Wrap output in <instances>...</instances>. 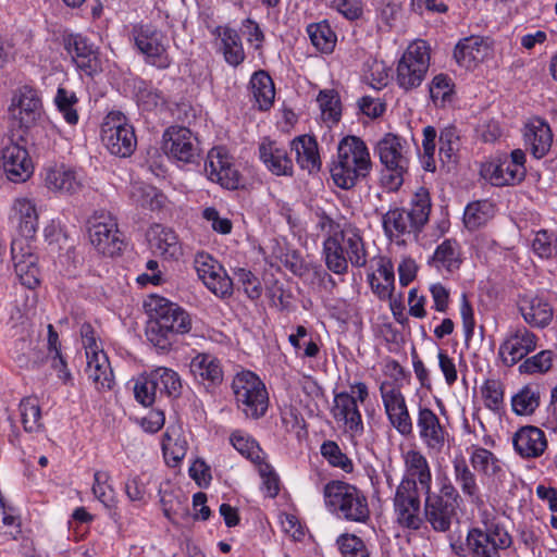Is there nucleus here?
<instances>
[{"label": "nucleus", "instance_id": "obj_7", "mask_svg": "<svg viewBox=\"0 0 557 557\" xmlns=\"http://www.w3.org/2000/svg\"><path fill=\"white\" fill-rule=\"evenodd\" d=\"M375 150L384 166L382 185L391 191L399 189L409 166L406 140L397 135L386 134L377 141Z\"/></svg>", "mask_w": 557, "mask_h": 557}, {"label": "nucleus", "instance_id": "obj_40", "mask_svg": "<svg viewBox=\"0 0 557 557\" xmlns=\"http://www.w3.org/2000/svg\"><path fill=\"white\" fill-rule=\"evenodd\" d=\"M377 273H371L368 275V281L372 292L381 299L386 300L392 297L395 288V274L394 267L389 259L380 258L377 264Z\"/></svg>", "mask_w": 557, "mask_h": 557}, {"label": "nucleus", "instance_id": "obj_58", "mask_svg": "<svg viewBox=\"0 0 557 557\" xmlns=\"http://www.w3.org/2000/svg\"><path fill=\"white\" fill-rule=\"evenodd\" d=\"M484 405L498 412L504 406V385L498 380H486L481 388Z\"/></svg>", "mask_w": 557, "mask_h": 557}, {"label": "nucleus", "instance_id": "obj_62", "mask_svg": "<svg viewBox=\"0 0 557 557\" xmlns=\"http://www.w3.org/2000/svg\"><path fill=\"white\" fill-rule=\"evenodd\" d=\"M235 276L250 299H258L261 296L262 288L260 282L251 271L239 268L235 271Z\"/></svg>", "mask_w": 557, "mask_h": 557}, {"label": "nucleus", "instance_id": "obj_19", "mask_svg": "<svg viewBox=\"0 0 557 557\" xmlns=\"http://www.w3.org/2000/svg\"><path fill=\"white\" fill-rule=\"evenodd\" d=\"M195 269L203 284L219 298L233 294V281L225 269L211 256L199 253L195 259Z\"/></svg>", "mask_w": 557, "mask_h": 557}, {"label": "nucleus", "instance_id": "obj_39", "mask_svg": "<svg viewBox=\"0 0 557 557\" xmlns=\"http://www.w3.org/2000/svg\"><path fill=\"white\" fill-rule=\"evenodd\" d=\"M454 478L462 494L471 504L483 505L476 476L463 458L454 460Z\"/></svg>", "mask_w": 557, "mask_h": 557}, {"label": "nucleus", "instance_id": "obj_36", "mask_svg": "<svg viewBox=\"0 0 557 557\" xmlns=\"http://www.w3.org/2000/svg\"><path fill=\"white\" fill-rule=\"evenodd\" d=\"M488 46L479 36L466 37L458 41L454 50V58L463 67L471 69L487 54Z\"/></svg>", "mask_w": 557, "mask_h": 557}, {"label": "nucleus", "instance_id": "obj_4", "mask_svg": "<svg viewBox=\"0 0 557 557\" xmlns=\"http://www.w3.org/2000/svg\"><path fill=\"white\" fill-rule=\"evenodd\" d=\"M370 169L371 158L364 141L357 136L344 137L337 146V159L331 166L335 185L343 189L352 188Z\"/></svg>", "mask_w": 557, "mask_h": 557}, {"label": "nucleus", "instance_id": "obj_17", "mask_svg": "<svg viewBox=\"0 0 557 557\" xmlns=\"http://www.w3.org/2000/svg\"><path fill=\"white\" fill-rule=\"evenodd\" d=\"M381 398L391 425L403 436H410L413 423L400 388L391 382L380 385Z\"/></svg>", "mask_w": 557, "mask_h": 557}, {"label": "nucleus", "instance_id": "obj_64", "mask_svg": "<svg viewBox=\"0 0 557 557\" xmlns=\"http://www.w3.org/2000/svg\"><path fill=\"white\" fill-rule=\"evenodd\" d=\"M260 476L269 492L270 497H275L280 491L278 479L275 475L272 467L263 459L260 463L256 465Z\"/></svg>", "mask_w": 557, "mask_h": 557}, {"label": "nucleus", "instance_id": "obj_13", "mask_svg": "<svg viewBox=\"0 0 557 557\" xmlns=\"http://www.w3.org/2000/svg\"><path fill=\"white\" fill-rule=\"evenodd\" d=\"M101 140L117 157H129L137 145L134 127L120 112L109 113L101 126Z\"/></svg>", "mask_w": 557, "mask_h": 557}, {"label": "nucleus", "instance_id": "obj_6", "mask_svg": "<svg viewBox=\"0 0 557 557\" xmlns=\"http://www.w3.org/2000/svg\"><path fill=\"white\" fill-rule=\"evenodd\" d=\"M462 499L450 481H445L438 492H424L423 520L435 532H447L457 518V510Z\"/></svg>", "mask_w": 557, "mask_h": 557}, {"label": "nucleus", "instance_id": "obj_47", "mask_svg": "<svg viewBox=\"0 0 557 557\" xmlns=\"http://www.w3.org/2000/svg\"><path fill=\"white\" fill-rule=\"evenodd\" d=\"M162 450L166 460L172 459L174 466L186 455L187 442L181 434V428L169 425L162 437Z\"/></svg>", "mask_w": 557, "mask_h": 557}, {"label": "nucleus", "instance_id": "obj_35", "mask_svg": "<svg viewBox=\"0 0 557 557\" xmlns=\"http://www.w3.org/2000/svg\"><path fill=\"white\" fill-rule=\"evenodd\" d=\"M290 149L295 152L296 162L304 170L311 172L319 171L321 159L317 139L310 135H300L290 143Z\"/></svg>", "mask_w": 557, "mask_h": 557}, {"label": "nucleus", "instance_id": "obj_30", "mask_svg": "<svg viewBox=\"0 0 557 557\" xmlns=\"http://www.w3.org/2000/svg\"><path fill=\"white\" fill-rule=\"evenodd\" d=\"M189 369L198 383L206 386H216L223 381V370L220 360L213 355L199 352L189 363Z\"/></svg>", "mask_w": 557, "mask_h": 557}, {"label": "nucleus", "instance_id": "obj_61", "mask_svg": "<svg viewBox=\"0 0 557 557\" xmlns=\"http://www.w3.org/2000/svg\"><path fill=\"white\" fill-rule=\"evenodd\" d=\"M136 98L145 110H152L164 102L161 94L145 82H140L136 87Z\"/></svg>", "mask_w": 557, "mask_h": 557}, {"label": "nucleus", "instance_id": "obj_31", "mask_svg": "<svg viewBox=\"0 0 557 557\" xmlns=\"http://www.w3.org/2000/svg\"><path fill=\"white\" fill-rule=\"evenodd\" d=\"M524 143L534 158L541 159L546 156L553 143L549 125L541 119L531 120L525 125Z\"/></svg>", "mask_w": 557, "mask_h": 557}, {"label": "nucleus", "instance_id": "obj_33", "mask_svg": "<svg viewBox=\"0 0 557 557\" xmlns=\"http://www.w3.org/2000/svg\"><path fill=\"white\" fill-rule=\"evenodd\" d=\"M261 161L275 175H292L293 161L286 149L280 147L276 141L263 139L259 146Z\"/></svg>", "mask_w": 557, "mask_h": 557}, {"label": "nucleus", "instance_id": "obj_29", "mask_svg": "<svg viewBox=\"0 0 557 557\" xmlns=\"http://www.w3.org/2000/svg\"><path fill=\"white\" fill-rule=\"evenodd\" d=\"M66 49L76 66L86 75L92 76L101 71V62L97 50L87 39L77 35L70 38Z\"/></svg>", "mask_w": 557, "mask_h": 557}, {"label": "nucleus", "instance_id": "obj_1", "mask_svg": "<svg viewBox=\"0 0 557 557\" xmlns=\"http://www.w3.org/2000/svg\"><path fill=\"white\" fill-rule=\"evenodd\" d=\"M145 306L150 314L146 335L148 341L158 349H170L176 335L190 332L191 318L177 304L160 296H151Z\"/></svg>", "mask_w": 557, "mask_h": 557}, {"label": "nucleus", "instance_id": "obj_57", "mask_svg": "<svg viewBox=\"0 0 557 557\" xmlns=\"http://www.w3.org/2000/svg\"><path fill=\"white\" fill-rule=\"evenodd\" d=\"M325 122L337 123L341 119V101L333 90L320 91L317 99Z\"/></svg>", "mask_w": 557, "mask_h": 557}, {"label": "nucleus", "instance_id": "obj_15", "mask_svg": "<svg viewBox=\"0 0 557 557\" xmlns=\"http://www.w3.org/2000/svg\"><path fill=\"white\" fill-rule=\"evenodd\" d=\"M393 505L396 521L400 527L410 530L421 528L423 513L419 491L413 480L401 479L396 487Z\"/></svg>", "mask_w": 557, "mask_h": 557}, {"label": "nucleus", "instance_id": "obj_32", "mask_svg": "<svg viewBox=\"0 0 557 557\" xmlns=\"http://www.w3.org/2000/svg\"><path fill=\"white\" fill-rule=\"evenodd\" d=\"M406 474L403 479H411L424 492L432 490V472L425 456L417 449H410L404 455Z\"/></svg>", "mask_w": 557, "mask_h": 557}, {"label": "nucleus", "instance_id": "obj_5", "mask_svg": "<svg viewBox=\"0 0 557 557\" xmlns=\"http://www.w3.org/2000/svg\"><path fill=\"white\" fill-rule=\"evenodd\" d=\"M323 497L327 510L339 519L363 523L370 518L367 496L350 483L338 480L326 483Z\"/></svg>", "mask_w": 557, "mask_h": 557}, {"label": "nucleus", "instance_id": "obj_10", "mask_svg": "<svg viewBox=\"0 0 557 557\" xmlns=\"http://www.w3.org/2000/svg\"><path fill=\"white\" fill-rule=\"evenodd\" d=\"M132 35L147 64L158 70H166L172 65L168 38L161 29L151 24H138L133 27Z\"/></svg>", "mask_w": 557, "mask_h": 557}, {"label": "nucleus", "instance_id": "obj_34", "mask_svg": "<svg viewBox=\"0 0 557 557\" xmlns=\"http://www.w3.org/2000/svg\"><path fill=\"white\" fill-rule=\"evenodd\" d=\"M212 35L220 39V50L228 65L236 67L244 62L245 51L242 38L236 29L230 26H216L212 30Z\"/></svg>", "mask_w": 557, "mask_h": 557}, {"label": "nucleus", "instance_id": "obj_9", "mask_svg": "<svg viewBox=\"0 0 557 557\" xmlns=\"http://www.w3.org/2000/svg\"><path fill=\"white\" fill-rule=\"evenodd\" d=\"M430 47L424 40L410 44L396 67V83L404 91L417 89L424 81L430 67Z\"/></svg>", "mask_w": 557, "mask_h": 557}, {"label": "nucleus", "instance_id": "obj_42", "mask_svg": "<svg viewBox=\"0 0 557 557\" xmlns=\"http://www.w3.org/2000/svg\"><path fill=\"white\" fill-rule=\"evenodd\" d=\"M540 404L541 386L536 383L524 385L511 397L512 411L518 416L533 414Z\"/></svg>", "mask_w": 557, "mask_h": 557}, {"label": "nucleus", "instance_id": "obj_23", "mask_svg": "<svg viewBox=\"0 0 557 557\" xmlns=\"http://www.w3.org/2000/svg\"><path fill=\"white\" fill-rule=\"evenodd\" d=\"M331 413L335 421L343 422L351 436L363 434L364 425L357 399L346 392L337 393L333 399Z\"/></svg>", "mask_w": 557, "mask_h": 557}, {"label": "nucleus", "instance_id": "obj_24", "mask_svg": "<svg viewBox=\"0 0 557 557\" xmlns=\"http://www.w3.org/2000/svg\"><path fill=\"white\" fill-rule=\"evenodd\" d=\"M13 107L17 109L16 117L25 128L37 125L44 119V106L38 90L30 86L18 88Z\"/></svg>", "mask_w": 557, "mask_h": 557}, {"label": "nucleus", "instance_id": "obj_37", "mask_svg": "<svg viewBox=\"0 0 557 557\" xmlns=\"http://www.w3.org/2000/svg\"><path fill=\"white\" fill-rule=\"evenodd\" d=\"M462 260L460 246L456 239H445L440 244L428 263L438 272L451 273L460 268Z\"/></svg>", "mask_w": 557, "mask_h": 557}, {"label": "nucleus", "instance_id": "obj_53", "mask_svg": "<svg viewBox=\"0 0 557 557\" xmlns=\"http://www.w3.org/2000/svg\"><path fill=\"white\" fill-rule=\"evenodd\" d=\"M322 457L335 468H339L346 473L354 471V463L351 459L343 453L338 444L334 441H325L320 448Z\"/></svg>", "mask_w": 557, "mask_h": 557}, {"label": "nucleus", "instance_id": "obj_54", "mask_svg": "<svg viewBox=\"0 0 557 557\" xmlns=\"http://www.w3.org/2000/svg\"><path fill=\"white\" fill-rule=\"evenodd\" d=\"M152 377L162 389V394L168 396H178L182 391V381L177 372L172 369L160 367L151 371Z\"/></svg>", "mask_w": 557, "mask_h": 557}, {"label": "nucleus", "instance_id": "obj_50", "mask_svg": "<svg viewBox=\"0 0 557 557\" xmlns=\"http://www.w3.org/2000/svg\"><path fill=\"white\" fill-rule=\"evenodd\" d=\"M454 87L453 79L447 74L440 73L435 75L429 86L433 102L440 107L450 103L453 101Z\"/></svg>", "mask_w": 557, "mask_h": 557}, {"label": "nucleus", "instance_id": "obj_49", "mask_svg": "<svg viewBox=\"0 0 557 557\" xmlns=\"http://www.w3.org/2000/svg\"><path fill=\"white\" fill-rule=\"evenodd\" d=\"M21 421L26 432H38L42 428L41 410L36 397H25L20 403Z\"/></svg>", "mask_w": 557, "mask_h": 557}, {"label": "nucleus", "instance_id": "obj_48", "mask_svg": "<svg viewBox=\"0 0 557 557\" xmlns=\"http://www.w3.org/2000/svg\"><path fill=\"white\" fill-rule=\"evenodd\" d=\"M307 33L312 45L318 50L324 53H330L333 51L336 44V35L325 21L310 24L307 27Z\"/></svg>", "mask_w": 557, "mask_h": 557}, {"label": "nucleus", "instance_id": "obj_38", "mask_svg": "<svg viewBox=\"0 0 557 557\" xmlns=\"http://www.w3.org/2000/svg\"><path fill=\"white\" fill-rule=\"evenodd\" d=\"M86 374L97 389H111L114 383L113 371L111 369L108 356L104 351L86 356Z\"/></svg>", "mask_w": 557, "mask_h": 557}, {"label": "nucleus", "instance_id": "obj_41", "mask_svg": "<svg viewBox=\"0 0 557 557\" xmlns=\"http://www.w3.org/2000/svg\"><path fill=\"white\" fill-rule=\"evenodd\" d=\"M318 227L325 232L326 237L323 240V257L324 260L333 264L341 263L342 259L338 256V236L342 228L338 223L331 219L325 213L321 214L318 222Z\"/></svg>", "mask_w": 557, "mask_h": 557}, {"label": "nucleus", "instance_id": "obj_46", "mask_svg": "<svg viewBox=\"0 0 557 557\" xmlns=\"http://www.w3.org/2000/svg\"><path fill=\"white\" fill-rule=\"evenodd\" d=\"M232 446L255 466L264 459V453L258 442L248 433L242 430H235L230 435Z\"/></svg>", "mask_w": 557, "mask_h": 557}, {"label": "nucleus", "instance_id": "obj_44", "mask_svg": "<svg viewBox=\"0 0 557 557\" xmlns=\"http://www.w3.org/2000/svg\"><path fill=\"white\" fill-rule=\"evenodd\" d=\"M250 88L259 109H270L275 97L274 84L271 76L262 70L255 72L250 79Z\"/></svg>", "mask_w": 557, "mask_h": 557}, {"label": "nucleus", "instance_id": "obj_52", "mask_svg": "<svg viewBox=\"0 0 557 557\" xmlns=\"http://www.w3.org/2000/svg\"><path fill=\"white\" fill-rule=\"evenodd\" d=\"M554 358L555 354L553 350H541L531 357H525L519 364V372L522 374L548 372L553 367Z\"/></svg>", "mask_w": 557, "mask_h": 557}, {"label": "nucleus", "instance_id": "obj_16", "mask_svg": "<svg viewBox=\"0 0 557 557\" xmlns=\"http://www.w3.org/2000/svg\"><path fill=\"white\" fill-rule=\"evenodd\" d=\"M539 336L525 325L511 326L503 343L499 345L498 355L506 367H513L521 362L537 347Z\"/></svg>", "mask_w": 557, "mask_h": 557}, {"label": "nucleus", "instance_id": "obj_20", "mask_svg": "<svg viewBox=\"0 0 557 557\" xmlns=\"http://www.w3.org/2000/svg\"><path fill=\"white\" fill-rule=\"evenodd\" d=\"M418 434L431 454H441L447 444L449 433L441 424L436 413L428 407L420 406L417 416Z\"/></svg>", "mask_w": 557, "mask_h": 557}, {"label": "nucleus", "instance_id": "obj_59", "mask_svg": "<svg viewBox=\"0 0 557 557\" xmlns=\"http://www.w3.org/2000/svg\"><path fill=\"white\" fill-rule=\"evenodd\" d=\"M308 335V330L304 325H298L296 332L288 336V342L295 348L296 352L304 346L302 357L315 358L320 352V347L311 337L306 339Z\"/></svg>", "mask_w": 557, "mask_h": 557}, {"label": "nucleus", "instance_id": "obj_28", "mask_svg": "<svg viewBox=\"0 0 557 557\" xmlns=\"http://www.w3.org/2000/svg\"><path fill=\"white\" fill-rule=\"evenodd\" d=\"M150 248L160 256L178 259L183 255L182 246L175 232L161 224H153L147 232Z\"/></svg>", "mask_w": 557, "mask_h": 557}, {"label": "nucleus", "instance_id": "obj_43", "mask_svg": "<svg viewBox=\"0 0 557 557\" xmlns=\"http://www.w3.org/2000/svg\"><path fill=\"white\" fill-rule=\"evenodd\" d=\"M470 463L475 471L487 478H499L504 473L500 459L483 447L472 448Z\"/></svg>", "mask_w": 557, "mask_h": 557}, {"label": "nucleus", "instance_id": "obj_55", "mask_svg": "<svg viewBox=\"0 0 557 557\" xmlns=\"http://www.w3.org/2000/svg\"><path fill=\"white\" fill-rule=\"evenodd\" d=\"M158 394L162 395V389L158 387L151 372L146 376H140L134 385L135 398L145 407L151 406Z\"/></svg>", "mask_w": 557, "mask_h": 557}, {"label": "nucleus", "instance_id": "obj_18", "mask_svg": "<svg viewBox=\"0 0 557 557\" xmlns=\"http://www.w3.org/2000/svg\"><path fill=\"white\" fill-rule=\"evenodd\" d=\"M205 172L211 182L226 189H236L240 185V174L233 157L222 147H214L208 152Z\"/></svg>", "mask_w": 557, "mask_h": 557}, {"label": "nucleus", "instance_id": "obj_51", "mask_svg": "<svg viewBox=\"0 0 557 557\" xmlns=\"http://www.w3.org/2000/svg\"><path fill=\"white\" fill-rule=\"evenodd\" d=\"M78 99L75 92L67 90L66 88L59 87L54 97V103L62 114L63 119L70 125H76L79 116L75 108Z\"/></svg>", "mask_w": 557, "mask_h": 557}, {"label": "nucleus", "instance_id": "obj_3", "mask_svg": "<svg viewBox=\"0 0 557 557\" xmlns=\"http://www.w3.org/2000/svg\"><path fill=\"white\" fill-rule=\"evenodd\" d=\"M467 544L470 557H503L513 539L495 509L484 507L479 510V525L467 533Z\"/></svg>", "mask_w": 557, "mask_h": 557}, {"label": "nucleus", "instance_id": "obj_60", "mask_svg": "<svg viewBox=\"0 0 557 557\" xmlns=\"http://www.w3.org/2000/svg\"><path fill=\"white\" fill-rule=\"evenodd\" d=\"M337 545L343 557H369L364 542L354 534L341 535Z\"/></svg>", "mask_w": 557, "mask_h": 557}, {"label": "nucleus", "instance_id": "obj_26", "mask_svg": "<svg viewBox=\"0 0 557 557\" xmlns=\"http://www.w3.org/2000/svg\"><path fill=\"white\" fill-rule=\"evenodd\" d=\"M516 453L524 459L541 457L547 449V438L543 430L534 425L521 426L512 437Z\"/></svg>", "mask_w": 557, "mask_h": 557}, {"label": "nucleus", "instance_id": "obj_2", "mask_svg": "<svg viewBox=\"0 0 557 557\" xmlns=\"http://www.w3.org/2000/svg\"><path fill=\"white\" fill-rule=\"evenodd\" d=\"M410 209L393 208L382 215L384 234L396 244H405L407 239H417L431 213V197L426 188L420 187L413 195Z\"/></svg>", "mask_w": 557, "mask_h": 557}, {"label": "nucleus", "instance_id": "obj_21", "mask_svg": "<svg viewBox=\"0 0 557 557\" xmlns=\"http://www.w3.org/2000/svg\"><path fill=\"white\" fill-rule=\"evenodd\" d=\"M163 150L171 158L185 163L194 162L199 153L197 138L183 126H171L165 131Z\"/></svg>", "mask_w": 557, "mask_h": 557}, {"label": "nucleus", "instance_id": "obj_27", "mask_svg": "<svg viewBox=\"0 0 557 557\" xmlns=\"http://www.w3.org/2000/svg\"><path fill=\"white\" fill-rule=\"evenodd\" d=\"M45 186L52 191L73 195L82 189V181L77 173L65 164H54L44 169Z\"/></svg>", "mask_w": 557, "mask_h": 557}, {"label": "nucleus", "instance_id": "obj_14", "mask_svg": "<svg viewBox=\"0 0 557 557\" xmlns=\"http://www.w3.org/2000/svg\"><path fill=\"white\" fill-rule=\"evenodd\" d=\"M338 256L341 263L333 264L325 261L326 268L335 274H346L348 272V263L355 268H363L368 261V251L366 243L359 228L351 224H345L338 236Z\"/></svg>", "mask_w": 557, "mask_h": 557}, {"label": "nucleus", "instance_id": "obj_8", "mask_svg": "<svg viewBox=\"0 0 557 557\" xmlns=\"http://www.w3.org/2000/svg\"><path fill=\"white\" fill-rule=\"evenodd\" d=\"M237 408L249 419H259L268 410L269 396L264 383L251 371L237 373L232 381Z\"/></svg>", "mask_w": 557, "mask_h": 557}, {"label": "nucleus", "instance_id": "obj_25", "mask_svg": "<svg viewBox=\"0 0 557 557\" xmlns=\"http://www.w3.org/2000/svg\"><path fill=\"white\" fill-rule=\"evenodd\" d=\"M518 310L523 321L531 327L543 330L554 318V308L547 299L539 295L519 297Z\"/></svg>", "mask_w": 557, "mask_h": 557}, {"label": "nucleus", "instance_id": "obj_12", "mask_svg": "<svg viewBox=\"0 0 557 557\" xmlns=\"http://www.w3.org/2000/svg\"><path fill=\"white\" fill-rule=\"evenodd\" d=\"M87 231L90 244L103 256L113 257L122 251V234L110 212L95 211L87 221Z\"/></svg>", "mask_w": 557, "mask_h": 557}, {"label": "nucleus", "instance_id": "obj_63", "mask_svg": "<svg viewBox=\"0 0 557 557\" xmlns=\"http://www.w3.org/2000/svg\"><path fill=\"white\" fill-rule=\"evenodd\" d=\"M459 135L456 126L448 125L441 131L440 134V156L449 160L456 150Z\"/></svg>", "mask_w": 557, "mask_h": 557}, {"label": "nucleus", "instance_id": "obj_56", "mask_svg": "<svg viewBox=\"0 0 557 557\" xmlns=\"http://www.w3.org/2000/svg\"><path fill=\"white\" fill-rule=\"evenodd\" d=\"M492 206L487 201L469 203L463 213V222L467 228L476 230L490 219Z\"/></svg>", "mask_w": 557, "mask_h": 557}, {"label": "nucleus", "instance_id": "obj_45", "mask_svg": "<svg viewBox=\"0 0 557 557\" xmlns=\"http://www.w3.org/2000/svg\"><path fill=\"white\" fill-rule=\"evenodd\" d=\"M18 220V232L25 238H32L37 232L38 216L35 205L28 199H17L13 207Z\"/></svg>", "mask_w": 557, "mask_h": 557}, {"label": "nucleus", "instance_id": "obj_22", "mask_svg": "<svg viewBox=\"0 0 557 557\" xmlns=\"http://www.w3.org/2000/svg\"><path fill=\"white\" fill-rule=\"evenodd\" d=\"M2 168L7 177L14 183L26 182L34 172L33 161L26 148L10 143L1 152Z\"/></svg>", "mask_w": 557, "mask_h": 557}, {"label": "nucleus", "instance_id": "obj_11", "mask_svg": "<svg viewBox=\"0 0 557 557\" xmlns=\"http://www.w3.org/2000/svg\"><path fill=\"white\" fill-rule=\"evenodd\" d=\"M525 153L515 149L510 156L504 153L482 163L480 173L482 177L494 186H507L520 183L527 173Z\"/></svg>", "mask_w": 557, "mask_h": 557}]
</instances>
